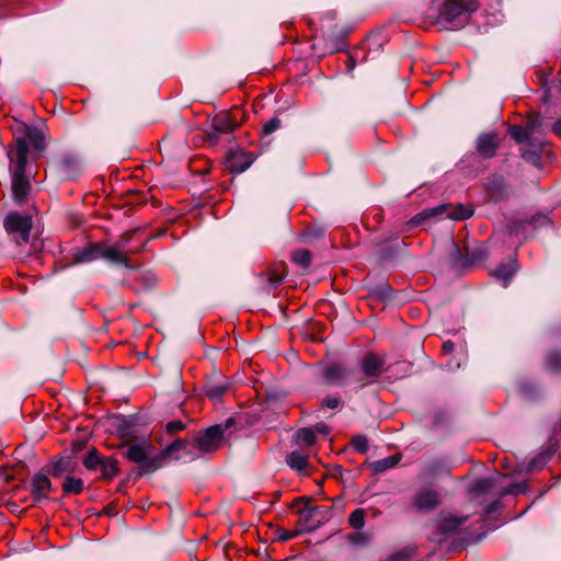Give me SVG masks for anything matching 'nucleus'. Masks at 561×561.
Instances as JSON below:
<instances>
[{
    "label": "nucleus",
    "instance_id": "9d476101",
    "mask_svg": "<svg viewBox=\"0 0 561 561\" xmlns=\"http://www.w3.org/2000/svg\"><path fill=\"white\" fill-rule=\"evenodd\" d=\"M386 360L375 353H367L360 360V369L355 370V377L364 378L367 385L374 382L385 370Z\"/></svg>",
    "mask_w": 561,
    "mask_h": 561
},
{
    "label": "nucleus",
    "instance_id": "6e6552de",
    "mask_svg": "<svg viewBox=\"0 0 561 561\" xmlns=\"http://www.w3.org/2000/svg\"><path fill=\"white\" fill-rule=\"evenodd\" d=\"M4 228L12 236L14 242L22 245L28 242L32 219L27 215L10 213L4 219Z\"/></svg>",
    "mask_w": 561,
    "mask_h": 561
},
{
    "label": "nucleus",
    "instance_id": "cd10ccee",
    "mask_svg": "<svg viewBox=\"0 0 561 561\" xmlns=\"http://www.w3.org/2000/svg\"><path fill=\"white\" fill-rule=\"evenodd\" d=\"M348 523L354 529H362L365 526V512L362 508L353 511L348 517Z\"/></svg>",
    "mask_w": 561,
    "mask_h": 561
},
{
    "label": "nucleus",
    "instance_id": "39448f33",
    "mask_svg": "<svg viewBox=\"0 0 561 561\" xmlns=\"http://www.w3.org/2000/svg\"><path fill=\"white\" fill-rule=\"evenodd\" d=\"M473 210L470 206H465L462 204L458 205H447L442 204L436 207L424 209L419 213L413 219L412 222L414 225H420L426 219L436 217V216H445L446 218H450L453 220H465L471 217Z\"/></svg>",
    "mask_w": 561,
    "mask_h": 561
},
{
    "label": "nucleus",
    "instance_id": "2f4dec72",
    "mask_svg": "<svg viewBox=\"0 0 561 561\" xmlns=\"http://www.w3.org/2000/svg\"><path fill=\"white\" fill-rule=\"evenodd\" d=\"M546 365L549 369L553 371L561 370V353L552 352L548 354L546 358Z\"/></svg>",
    "mask_w": 561,
    "mask_h": 561
},
{
    "label": "nucleus",
    "instance_id": "a19ab883",
    "mask_svg": "<svg viewBox=\"0 0 561 561\" xmlns=\"http://www.w3.org/2000/svg\"><path fill=\"white\" fill-rule=\"evenodd\" d=\"M297 534L298 533H290V531L283 530L282 533H279L278 539L282 541H288V540L293 539Z\"/></svg>",
    "mask_w": 561,
    "mask_h": 561
},
{
    "label": "nucleus",
    "instance_id": "c85d7f7f",
    "mask_svg": "<svg viewBox=\"0 0 561 561\" xmlns=\"http://www.w3.org/2000/svg\"><path fill=\"white\" fill-rule=\"evenodd\" d=\"M213 128L216 133H232L236 128V124L232 123L229 118L224 117L216 119L213 124Z\"/></svg>",
    "mask_w": 561,
    "mask_h": 561
},
{
    "label": "nucleus",
    "instance_id": "a18cd8bd",
    "mask_svg": "<svg viewBox=\"0 0 561 561\" xmlns=\"http://www.w3.org/2000/svg\"><path fill=\"white\" fill-rule=\"evenodd\" d=\"M499 505V501H495L493 503H491L488 508H486V513L488 514H491L492 512H494L496 510V506Z\"/></svg>",
    "mask_w": 561,
    "mask_h": 561
},
{
    "label": "nucleus",
    "instance_id": "ea45409f",
    "mask_svg": "<svg viewBox=\"0 0 561 561\" xmlns=\"http://www.w3.org/2000/svg\"><path fill=\"white\" fill-rule=\"evenodd\" d=\"M467 256H468L469 263H474L484 257L483 251L481 249H479L477 251H471V252L467 249Z\"/></svg>",
    "mask_w": 561,
    "mask_h": 561
},
{
    "label": "nucleus",
    "instance_id": "79ce46f5",
    "mask_svg": "<svg viewBox=\"0 0 561 561\" xmlns=\"http://www.w3.org/2000/svg\"><path fill=\"white\" fill-rule=\"evenodd\" d=\"M312 430H314L316 433H320V434H328L329 433V430H328V426L325 424H317Z\"/></svg>",
    "mask_w": 561,
    "mask_h": 561
},
{
    "label": "nucleus",
    "instance_id": "c9c22d12",
    "mask_svg": "<svg viewBox=\"0 0 561 561\" xmlns=\"http://www.w3.org/2000/svg\"><path fill=\"white\" fill-rule=\"evenodd\" d=\"M524 489H525L524 483H515V484H512V485L503 489V491H501L500 494L502 496L507 495V494H518V493L523 492Z\"/></svg>",
    "mask_w": 561,
    "mask_h": 561
},
{
    "label": "nucleus",
    "instance_id": "e433bc0d",
    "mask_svg": "<svg viewBox=\"0 0 561 561\" xmlns=\"http://www.w3.org/2000/svg\"><path fill=\"white\" fill-rule=\"evenodd\" d=\"M317 511H318V507L305 506L304 508H301L299 511V517H300V519L308 522L313 517V515Z\"/></svg>",
    "mask_w": 561,
    "mask_h": 561
},
{
    "label": "nucleus",
    "instance_id": "7ed1b4c3",
    "mask_svg": "<svg viewBox=\"0 0 561 561\" xmlns=\"http://www.w3.org/2000/svg\"><path fill=\"white\" fill-rule=\"evenodd\" d=\"M477 10L476 0H446L439 9L438 22L458 27L463 25L468 15Z\"/></svg>",
    "mask_w": 561,
    "mask_h": 561
},
{
    "label": "nucleus",
    "instance_id": "c756f323",
    "mask_svg": "<svg viewBox=\"0 0 561 561\" xmlns=\"http://www.w3.org/2000/svg\"><path fill=\"white\" fill-rule=\"evenodd\" d=\"M400 460V457L397 455L386 457L383 459H380L376 462H374V469L376 471H385L387 469H390L394 467Z\"/></svg>",
    "mask_w": 561,
    "mask_h": 561
},
{
    "label": "nucleus",
    "instance_id": "a878e982",
    "mask_svg": "<svg viewBox=\"0 0 561 561\" xmlns=\"http://www.w3.org/2000/svg\"><path fill=\"white\" fill-rule=\"evenodd\" d=\"M293 261L304 267V268H307L309 265H310V262H311V253L306 250V249H299V250H296L294 253H293Z\"/></svg>",
    "mask_w": 561,
    "mask_h": 561
},
{
    "label": "nucleus",
    "instance_id": "ddd939ff",
    "mask_svg": "<svg viewBox=\"0 0 561 561\" xmlns=\"http://www.w3.org/2000/svg\"><path fill=\"white\" fill-rule=\"evenodd\" d=\"M504 478L503 474L495 472L494 474L485 478L476 479L470 485V492L474 494L488 493L493 490V488L500 483V481Z\"/></svg>",
    "mask_w": 561,
    "mask_h": 561
},
{
    "label": "nucleus",
    "instance_id": "4be33fe9",
    "mask_svg": "<svg viewBox=\"0 0 561 561\" xmlns=\"http://www.w3.org/2000/svg\"><path fill=\"white\" fill-rule=\"evenodd\" d=\"M65 494H80L83 491V481L80 478L67 476L62 483Z\"/></svg>",
    "mask_w": 561,
    "mask_h": 561
},
{
    "label": "nucleus",
    "instance_id": "f704fd0d",
    "mask_svg": "<svg viewBox=\"0 0 561 561\" xmlns=\"http://www.w3.org/2000/svg\"><path fill=\"white\" fill-rule=\"evenodd\" d=\"M548 459H549V455L548 454H540V455H538L536 458H534L529 462V469L530 470H539V469H541L546 465Z\"/></svg>",
    "mask_w": 561,
    "mask_h": 561
},
{
    "label": "nucleus",
    "instance_id": "49530a36",
    "mask_svg": "<svg viewBox=\"0 0 561 561\" xmlns=\"http://www.w3.org/2000/svg\"><path fill=\"white\" fill-rule=\"evenodd\" d=\"M401 557H402L401 553H398L392 557V561H398Z\"/></svg>",
    "mask_w": 561,
    "mask_h": 561
},
{
    "label": "nucleus",
    "instance_id": "de8ad7c7",
    "mask_svg": "<svg viewBox=\"0 0 561 561\" xmlns=\"http://www.w3.org/2000/svg\"><path fill=\"white\" fill-rule=\"evenodd\" d=\"M314 528H316L314 526H312V527H307V528H306V530H307V531H311V530H313Z\"/></svg>",
    "mask_w": 561,
    "mask_h": 561
},
{
    "label": "nucleus",
    "instance_id": "b1692460",
    "mask_svg": "<svg viewBox=\"0 0 561 561\" xmlns=\"http://www.w3.org/2000/svg\"><path fill=\"white\" fill-rule=\"evenodd\" d=\"M103 457L98 453L96 449L90 450L83 458V466L88 470H98Z\"/></svg>",
    "mask_w": 561,
    "mask_h": 561
},
{
    "label": "nucleus",
    "instance_id": "58836bf2",
    "mask_svg": "<svg viewBox=\"0 0 561 561\" xmlns=\"http://www.w3.org/2000/svg\"><path fill=\"white\" fill-rule=\"evenodd\" d=\"M341 404V399L339 397H329L325 398L322 402V405L328 409H336Z\"/></svg>",
    "mask_w": 561,
    "mask_h": 561
},
{
    "label": "nucleus",
    "instance_id": "393cba45",
    "mask_svg": "<svg viewBox=\"0 0 561 561\" xmlns=\"http://www.w3.org/2000/svg\"><path fill=\"white\" fill-rule=\"evenodd\" d=\"M515 272H516V267L513 263H511V264H506V265H501L500 267H497L494 271L493 274L497 278H501L503 280L504 286H506L508 280L511 279V277L514 275Z\"/></svg>",
    "mask_w": 561,
    "mask_h": 561
},
{
    "label": "nucleus",
    "instance_id": "1a4fd4ad",
    "mask_svg": "<svg viewBox=\"0 0 561 561\" xmlns=\"http://www.w3.org/2000/svg\"><path fill=\"white\" fill-rule=\"evenodd\" d=\"M443 499L440 490L432 486L421 488L414 493L411 507L416 513H430L440 506Z\"/></svg>",
    "mask_w": 561,
    "mask_h": 561
},
{
    "label": "nucleus",
    "instance_id": "a211bd4d",
    "mask_svg": "<svg viewBox=\"0 0 561 561\" xmlns=\"http://www.w3.org/2000/svg\"><path fill=\"white\" fill-rule=\"evenodd\" d=\"M100 259L114 264L127 265V257L115 247H106L100 243Z\"/></svg>",
    "mask_w": 561,
    "mask_h": 561
},
{
    "label": "nucleus",
    "instance_id": "f8f14e48",
    "mask_svg": "<svg viewBox=\"0 0 561 561\" xmlns=\"http://www.w3.org/2000/svg\"><path fill=\"white\" fill-rule=\"evenodd\" d=\"M497 147L496 135L493 133L481 134L477 139V151L483 158L494 157Z\"/></svg>",
    "mask_w": 561,
    "mask_h": 561
},
{
    "label": "nucleus",
    "instance_id": "5701e85b",
    "mask_svg": "<svg viewBox=\"0 0 561 561\" xmlns=\"http://www.w3.org/2000/svg\"><path fill=\"white\" fill-rule=\"evenodd\" d=\"M71 469V462L69 458H61L58 459L56 462L53 463L50 469V474L60 478L64 473L70 472Z\"/></svg>",
    "mask_w": 561,
    "mask_h": 561
},
{
    "label": "nucleus",
    "instance_id": "dca6fc26",
    "mask_svg": "<svg viewBox=\"0 0 561 561\" xmlns=\"http://www.w3.org/2000/svg\"><path fill=\"white\" fill-rule=\"evenodd\" d=\"M252 163V157L243 151L233 152L228 159V168L232 173H242Z\"/></svg>",
    "mask_w": 561,
    "mask_h": 561
},
{
    "label": "nucleus",
    "instance_id": "bb28decb",
    "mask_svg": "<svg viewBox=\"0 0 561 561\" xmlns=\"http://www.w3.org/2000/svg\"><path fill=\"white\" fill-rule=\"evenodd\" d=\"M297 442L301 445L311 446L316 443V432L312 428H301L297 433Z\"/></svg>",
    "mask_w": 561,
    "mask_h": 561
},
{
    "label": "nucleus",
    "instance_id": "37998d69",
    "mask_svg": "<svg viewBox=\"0 0 561 561\" xmlns=\"http://www.w3.org/2000/svg\"><path fill=\"white\" fill-rule=\"evenodd\" d=\"M552 131H553L557 136L561 137V118H560V119H558V121L552 125Z\"/></svg>",
    "mask_w": 561,
    "mask_h": 561
},
{
    "label": "nucleus",
    "instance_id": "f3484780",
    "mask_svg": "<svg viewBox=\"0 0 561 561\" xmlns=\"http://www.w3.org/2000/svg\"><path fill=\"white\" fill-rule=\"evenodd\" d=\"M174 443H182L184 445L178 447L170 456L175 460L190 461L198 457V450L195 442L178 439Z\"/></svg>",
    "mask_w": 561,
    "mask_h": 561
},
{
    "label": "nucleus",
    "instance_id": "c03bdc74",
    "mask_svg": "<svg viewBox=\"0 0 561 561\" xmlns=\"http://www.w3.org/2000/svg\"><path fill=\"white\" fill-rule=\"evenodd\" d=\"M454 350V344L450 341L444 342L443 351L445 353H450Z\"/></svg>",
    "mask_w": 561,
    "mask_h": 561
},
{
    "label": "nucleus",
    "instance_id": "473e14b6",
    "mask_svg": "<svg viewBox=\"0 0 561 561\" xmlns=\"http://www.w3.org/2000/svg\"><path fill=\"white\" fill-rule=\"evenodd\" d=\"M353 448L358 453H366L368 450V440L365 436L358 435L352 439Z\"/></svg>",
    "mask_w": 561,
    "mask_h": 561
},
{
    "label": "nucleus",
    "instance_id": "f03ea898",
    "mask_svg": "<svg viewBox=\"0 0 561 561\" xmlns=\"http://www.w3.org/2000/svg\"><path fill=\"white\" fill-rule=\"evenodd\" d=\"M184 446L182 443H171L160 453H153L154 447L149 443H137L128 446L125 456L138 465L141 474L152 473L164 465L173 451Z\"/></svg>",
    "mask_w": 561,
    "mask_h": 561
},
{
    "label": "nucleus",
    "instance_id": "20e7f679",
    "mask_svg": "<svg viewBox=\"0 0 561 561\" xmlns=\"http://www.w3.org/2000/svg\"><path fill=\"white\" fill-rule=\"evenodd\" d=\"M467 516H457L450 513H440L430 524V539L434 542H444L459 534L461 526L467 522Z\"/></svg>",
    "mask_w": 561,
    "mask_h": 561
},
{
    "label": "nucleus",
    "instance_id": "72a5a7b5",
    "mask_svg": "<svg viewBox=\"0 0 561 561\" xmlns=\"http://www.w3.org/2000/svg\"><path fill=\"white\" fill-rule=\"evenodd\" d=\"M280 127V119L278 117H273L268 122H266L263 126L262 133L264 136H267Z\"/></svg>",
    "mask_w": 561,
    "mask_h": 561
},
{
    "label": "nucleus",
    "instance_id": "4c0bfd02",
    "mask_svg": "<svg viewBox=\"0 0 561 561\" xmlns=\"http://www.w3.org/2000/svg\"><path fill=\"white\" fill-rule=\"evenodd\" d=\"M184 423L182 421H171L165 425L167 433L174 434L184 430Z\"/></svg>",
    "mask_w": 561,
    "mask_h": 561
},
{
    "label": "nucleus",
    "instance_id": "412c9836",
    "mask_svg": "<svg viewBox=\"0 0 561 561\" xmlns=\"http://www.w3.org/2000/svg\"><path fill=\"white\" fill-rule=\"evenodd\" d=\"M104 479H113L118 472L117 461L111 457H103L99 469Z\"/></svg>",
    "mask_w": 561,
    "mask_h": 561
},
{
    "label": "nucleus",
    "instance_id": "7c9ffc66",
    "mask_svg": "<svg viewBox=\"0 0 561 561\" xmlns=\"http://www.w3.org/2000/svg\"><path fill=\"white\" fill-rule=\"evenodd\" d=\"M77 160L71 156H65L60 160V168L67 176L72 175L73 171L77 170Z\"/></svg>",
    "mask_w": 561,
    "mask_h": 561
},
{
    "label": "nucleus",
    "instance_id": "6ab92c4d",
    "mask_svg": "<svg viewBox=\"0 0 561 561\" xmlns=\"http://www.w3.org/2000/svg\"><path fill=\"white\" fill-rule=\"evenodd\" d=\"M229 388V382L225 377H220L216 381H210L206 386V396L211 400H219Z\"/></svg>",
    "mask_w": 561,
    "mask_h": 561
},
{
    "label": "nucleus",
    "instance_id": "4468645a",
    "mask_svg": "<svg viewBox=\"0 0 561 561\" xmlns=\"http://www.w3.org/2000/svg\"><path fill=\"white\" fill-rule=\"evenodd\" d=\"M98 259H100V243H90L84 248L76 249L72 264L90 263Z\"/></svg>",
    "mask_w": 561,
    "mask_h": 561
},
{
    "label": "nucleus",
    "instance_id": "0eeeda50",
    "mask_svg": "<svg viewBox=\"0 0 561 561\" xmlns=\"http://www.w3.org/2000/svg\"><path fill=\"white\" fill-rule=\"evenodd\" d=\"M232 425H234V421L230 417L224 424L210 426L201 433L194 440L198 453H213L218 449L224 433Z\"/></svg>",
    "mask_w": 561,
    "mask_h": 561
},
{
    "label": "nucleus",
    "instance_id": "423d86ee",
    "mask_svg": "<svg viewBox=\"0 0 561 561\" xmlns=\"http://www.w3.org/2000/svg\"><path fill=\"white\" fill-rule=\"evenodd\" d=\"M323 377L327 382L334 386L356 385L359 388L367 386L364 378L355 377V369L333 363L323 369Z\"/></svg>",
    "mask_w": 561,
    "mask_h": 561
},
{
    "label": "nucleus",
    "instance_id": "2eb2a0df",
    "mask_svg": "<svg viewBox=\"0 0 561 561\" xmlns=\"http://www.w3.org/2000/svg\"><path fill=\"white\" fill-rule=\"evenodd\" d=\"M537 126L536 121H528L525 126L519 125H513L510 127L508 133L512 136V138L518 142H529L530 137L535 131V128Z\"/></svg>",
    "mask_w": 561,
    "mask_h": 561
},
{
    "label": "nucleus",
    "instance_id": "9b49d317",
    "mask_svg": "<svg viewBox=\"0 0 561 561\" xmlns=\"http://www.w3.org/2000/svg\"><path fill=\"white\" fill-rule=\"evenodd\" d=\"M51 491V482L49 478L44 473H35L32 478L31 492L36 502L46 500L49 492Z\"/></svg>",
    "mask_w": 561,
    "mask_h": 561
},
{
    "label": "nucleus",
    "instance_id": "09e8293b",
    "mask_svg": "<svg viewBox=\"0 0 561 561\" xmlns=\"http://www.w3.org/2000/svg\"><path fill=\"white\" fill-rule=\"evenodd\" d=\"M276 284H278L280 282V278H277L274 280Z\"/></svg>",
    "mask_w": 561,
    "mask_h": 561
},
{
    "label": "nucleus",
    "instance_id": "aec40b11",
    "mask_svg": "<svg viewBox=\"0 0 561 561\" xmlns=\"http://www.w3.org/2000/svg\"><path fill=\"white\" fill-rule=\"evenodd\" d=\"M286 462L293 470L298 472L306 471L308 466L307 457L297 450L291 451L286 456Z\"/></svg>",
    "mask_w": 561,
    "mask_h": 561
},
{
    "label": "nucleus",
    "instance_id": "f257e3e1",
    "mask_svg": "<svg viewBox=\"0 0 561 561\" xmlns=\"http://www.w3.org/2000/svg\"><path fill=\"white\" fill-rule=\"evenodd\" d=\"M7 156L12 173V195L18 204H22L31 191L30 174L26 173L28 145L25 139L19 138L8 148Z\"/></svg>",
    "mask_w": 561,
    "mask_h": 561
}]
</instances>
